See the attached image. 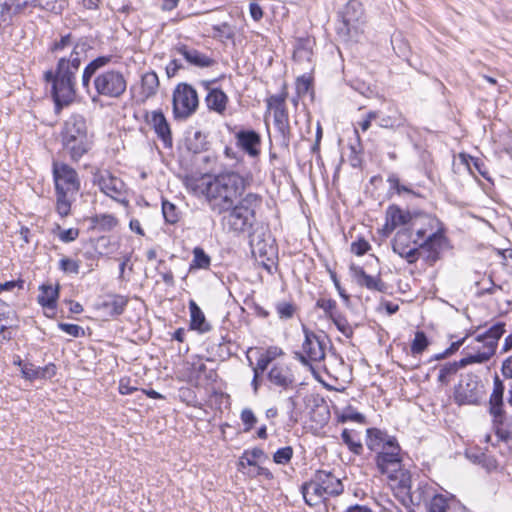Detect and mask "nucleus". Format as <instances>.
<instances>
[{"mask_svg":"<svg viewBox=\"0 0 512 512\" xmlns=\"http://www.w3.org/2000/svg\"><path fill=\"white\" fill-rule=\"evenodd\" d=\"M315 476L321 486L325 488L324 492L329 496H337L343 492V484L339 478L334 476L332 473L319 470L315 473Z\"/></svg>","mask_w":512,"mask_h":512,"instance_id":"obj_24","label":"nucleus"},{"mask_svg":"<svg viewBox=\"0 0 512 512\" xmlns=\"http://www.w3.org/2000/svg\"><path fill=\"white\" fill-rule=\"evenodd\" d=\"M149 125H151L158 135V137L163 141L166 147H170L172 145V136L170 126L161 111H152L147 118Z\"/></svg>","mask_w":512,"mask_h":512,"instance_id":"obj_19","label":"nucleus"},{"mask_svg":"<svg viewBox=\"0 0 512 512\" xmlns=\"http://www.w3.org/2000/svg\"><path fill=\"white\" fill-rule=\"evenodd\" d=\"M273 114L276 126L282 133H285V130L288 128V115L285 107L276 109L273 111Z\"/></svg>","mask_w":512,"mask_h":512,"instance_id":"obj_45","label":"nucleus"},{"mask_svg":"<svg viewBox=\"0 0 512 512\" xmlns=\"http://www.w3.org/2000/svg\"><path fill=\"white\" fill-rule=\"evenodd\" d=\"M41 292L38 295V303L47 309H55L56 302L59 295V288L52 287L51 285H42L40 288Z\"/></svg>","mask_w":512,"mask_h":512,"instance_id":"obj_30","label":"nucleus"},{"mask_svg":"<svg viewBox=\"0 0 512 512\" xmlns=\"http://www.w3.org/2000/svg\"><path fill=\"white\" fill-rule=\"evenodd\" d=\"M505 332V323L498 322L492 325L487 331L483 334H479L476 337L478 342H483L484 346H492V350L495 352L498 340Z\"/></svg>","mask_w":512,"mask_h":512,"instance_id":"obj_25","label":"nucleus"},{"mask_svg":"<svg viewBox=\"0 0 512 512\" xmlns=\"http://www.w3.org/2000/svg\"><path fill=\"white\" fill-rule=\"evenodd\" d=\"M428 339L424 332L417 331L411 344V352L414 355L421 354L428 347Z\"/></svg>","mask_w":512,"mask_h":512,"instance_id":"obj_38","label":"nucleus"},{"mask_svg":"<svg viewBox=\"0 0 512 512\" xmlns=\"http://www.w3.org/2000/svg\"><path fill=\"white\" fill-rule=\"evenodd\" d=\"M247 180L237 172L228 171L203 177L197 185L212 212L222 215L237 203L247 188Z\"/></svg>","mask_w":512,"mask_h":512,"instance_id":"obj_1","label":"nucleus"},{"mask_svg":"<svg viewBox=\"0 0 512 512\" xmlns=\"http://www.w3.org/2000/svg\"><path fill=\"white\" fill-rule=\"evenodd\" d=\"M261 205V197L247 193L233 207L225 212L221 223L225 229L235 234L250 230L256 220V209Z\"/></svg>","mask_w":512,"mask_h":512,"instance_id":"obj_5","label":"nucleus"},{"mask_svg":"<svg viewBox=\"0 0 512 512\" xmlns=\"http://www.w3.org/2000/svg\"><path fill=\"white\" fill-rule=\"evenodd\" d=\"M276 311L281 319H290L295 313V306L290 302H278Z\"/></svg>","mask_w":512,"mask_h":512,"instance_id":"obj_46","label":"nucleus"},{"mask_svg":"<svg viewBox=\"0 0 512 512\" xmlns=\"http://www.w3.org/2000/svg\"><path fill=\"white\" fill-rule=\"evenodd\" d=\"M399 444L388 445L387 449L377 452L375 461L379 472L386 475L393 484L407 489L409 487V472L402 468Z\"/></svg>","mask_w":512,"mask_h":512,"instance_id":"obj_6","label":"nucleus"},{"mask_svg":"<svg viewBox=\"0 0 512 512\" xmlns=\"http://www.w3.org/2000/svg\"><path fill=\"white\" fill-rule=\"evenodd\" d=\"M457 398L462 404H475L477 403V397L474 395L468 396L464 392V388L461 386V390L457 394Z\"/></svg>","mask_w":512,"mask_h":512,"instance_id":"obj_59","label":"nucleus"},{"mask_svg":"<svg viewBox=\"0 0 512 512\" xmlns=\"http://www.w3.org/2000/svg\"><path fill=\"white\" fill-rule=\"evenodd\" d=\"M370 244L363 238L351 244V251L357 256H362L370 250Z\"/></svg>","mask_w":512,"mask_h":512,"instance_id":"obj_51","label":"nucleus"},{"mask_svg":"<svg viewBox=\"0 0 512 512\" xmlns=\"http://www.w3.org/2000/svg\"><path fill=\"white\" fill-rule=\"evenodd\" d=\"M205 102L209 110L223 114L226 110L228 97L221 89L214 88L208 92Z\"/></svg>","mask_w":512,"mask_h":512,"instance_id":"obj_27","label":"nucleus"},{"mask_svg":"<svg viewBox=\"0 0 512 512\" xmlns=\"http://www.w3.org/2000/svg\"><path fill=\"white\" fill-rule=\"evenodd\" d=\"M324 490L325 488L321 486L316 476L314 475L313 479L305 483L302 487V494L305 502L310 506H314L327 499L328 495L324 492Z\"/></svg>","mask_w":512,"mask_h":512,"instance_id":"obj_21","label":"nucleus"},{"mask_svg":"<svg viewBox=\"0 0 512 512\" xmlns=\"http://www.w3.org/2000/svg\"><path fill=\"white\" fill-rule=\"evenodd\" d=\"M268 377L273 384L282 388L289 387L294 381L290 369L283 365L273 366L269 371Z\"/></svg>","mask_w":512,"mask_h":512,"instance_id":"obj_26","label":"nucleus"},{"mask_svg":"<svg viewBox=\"0 0 512 512\" xmlns=\"http://www.w3.org/2000/svg\"><path fill=\"white\" fill-rule=\"evenodd\" d=\"M501 372L505 378L512 379V355L503 361Z\"/></svg>","mask_w":512,"mask_h":512,"instance_id":"obj_60","label":"nucleus"},{"mask_svg":"<svg viewBox=\"0 0 512 512\" xmlns=\"http://www.w3.org/2000/svg\"><path fill=\"white\" fill-rule=\"evenodd\" d=\"M84 53L83 44L74 45L69 57L59 58L55 72L49 70L44 74L45 80L52 83V96L58 109L68 106L75 99V74Z\"/></svg>","mask_w":512,"mask_h":512,"instance_id":"obj_2","label":"nucleus"},{"mask_svg":"<svg viewBox=\"0 0 512 512\" xmlns=\"http://www.w3.org/2000/svg\"><path fill=\"white\" fill-rule=\"evenodd\" d=\"M182 68V64L179 60L173 59L169 62V64L166 66V74L168 78L174 77L178 70Z\"/></svg>","mask_w":512,"mask_h":512,"instance_id":"obj_57","label":"nucleus"},{"mask_svg":"<svg viewBox=\"0 0 512 512\" xmlns=\"http://www.w3.org/2000/svg\"><path fill=\"white\" fill-rule=\"evenodd\" d=\"M293 456V449L290 446L282 447L278 449L273 455V461L276 464L285 465L290 462Z\"/></svg>","mask_w":512,"mask_h":512,"instance_id":"obj_43","label":"nucleus"},{"mask_svg":"<svg viewBox=\"0 0 512 512\" xmlns=\"http://www.w3.org/2000/svg\"><path fill=\"white\" fill-rule=\"evenodd\" d=\"M245 473L249 477L262 476V477H264L267 480H272L273 479L272 472L268 468L262 467V466H260L258 464H256L255 466H250L249 469Z\"/></svg>","mask_w":512,"mask_h":512,"instance_id":"obj_49","label":"nucleus"},{"mask_svg":"<svg viewBox=\"0 0 512 512\" xmlns=\"http://www.w3.org/2000/svg\"><path fill=\"white\" fill-rule=\"evenodd\" d=\"M396 444H398L397 440L394 437L389 436L387 433L377 428L367 429L366 445L371 451L377 453L381 450L387 449L388 445Z\"/></svg>","mask_w":512,"mask_h":512,"instance_id":"obj_20","label":"nucleus"},{"mask_svg":"<svg viewBox=\"0 0 512 512\" xmlns=\"http://www.w3.org/2000/svg\"><path fill=\"white\" fill-rule=\"evenodd\" d=\"M93 86L96 95L92 97V102H96L99 96L118 99L126 92L127 80L120 70L109 69L95 75Z\"/></svg>","mask_w":512,"mask_h":512,"instance_id":"obj_7","label":"nucleus"},{"mask_svg":"<svg viewBox=\"0 0 512 512\" xmlns=\"http://www.w3.org/2000/svg\"><path fill=\"white\" fill-rule=\"evenodd\" d=\"M93 182L98 185L101 192L114 200L120 201V197L125 192L124 182L107 170L96 172L93 176Z\"/></svg>","mask_w":512,"mask_h":512,"instance_id":"obj_16","label":"nucleus"},{"mask_svg":"<svg viewBox=\"0 0 512 512\" xmlns=\"http://www.w3.org/2000/svg\"><path fill=\"white\" fill-rule=\"evenodd\" d=\"M448 499L443 495H433L428 503V512H446Z\"/></svg>","mask_w":512,"mask_h":512,"instance_id":"obj_40","label":"nucleus"},{"mask_svg":"<svg viewBox=\"0 0 512 512\" xmlns=\"http://www.w3.org/2000/svg\"><path fill=\"white\" fill-rule=\"evenodd\" d=\"M236 144L250 157L260 155L261 137L254 130H240L235 134Z\"/></svg>","mask_w":512,"mask_h":512,"instance_id":"obj_18","label":"nucleus"},{"mask_svg":"<svg viewBox=\"0 0 512 512\" xmlns=\"http://www.w3.org/2000/svg\"><path fill=\"white\" fill-rule=\"evenodd\" d=\"M303 333L302 351L295 352L294 358L312 368L314 363H320L325 358V336L317 335L305 326H303Z\"/></svg>","mask_w":512,"mask_h":512,"instance_id":"obj_9","label":"nucleus"},{"mask_svg":"<svg viewBox=\"0 0 512 512\" xmlns=\"http://www.w3.org/2000/svg\"><path fill=\"white\" fill-rule=\"evenodd\" d=\"M128 301V298L123 295H109L105 300L98 304V309L103 310L111 317L119 316L124 312Z\"/></svg>","mask_w":512,"mask_h":512,"instance_id":"obj_22","label":"nucleus"},{"mask_svg":"<svg viewBox=\"0 0 512 512\" xmlns=\"http://www.w3.org/2000/svg\"><path fill=\"white\" fill-rule=\"evenodd\" d=\"M79 236V230L77 228H69L59 232L58 237L64 243H69L76 240Z\"/></svg>","mask_w":512,"mask_h":512,"instance_id":"obj_52","label":"nucleus"},{"mask_svg":"<svg viewBox=\"0 0 512 512\" xmlns=\"http://www.w3.org/2000/svg\"><path fill=\"white\" fill-rule=\"evenodd\" d=\"M459 368H463L460 365V361L444 364L439 370L438 381L441 383H447L448 377L454 375Z\"/></svg>","mask_w":512,"mask_h":512,"instance_id":"obj_41","label":"nucleus"},{"mask_svg":"<svg viewBox=\"0 0 512 512\" xmlns=\"http://www.w3.org/2000/svg\"><path fill=\"white\" fill-rule=\"evenodd\" d=\"M341 438L353 453L357 455L361 454L363 447L360 439L356 436L355 433L345 429L341 434Z\"/></svg>","mask_w":512,"mask_h":512,"instance_id":"obj_36","label":"nucleus"},{"mask_svg":"<svg viewBox=\"0 0 512 512\" xmlns=\"http://www.w3.org/2000/svg\"><path fill=\"white\" fill-rule=\"evenodd\" d=\"M268 108L275 111L276 109H280L285 107V98L280 95H272L267 100Z\"/></svg>","mask_w":512,"mask_h":512,"instance_id":"obj_54","label":"nucleus"},{"mask_svg":"<svg viewBox=\"0 0 512 512\" xmlns=\"http://www.w3.org/2000/svg\"><path fill=\"white\" fill-rule=\"evenodd\" d=\"M335 324L337 329L347 338H351L353 336L354 330L353 327L349 324L347 319L341 314L333 315L331 319Z\"/></svg>","mask_w":512,"mask_h":512,"instance_id":"obj_37","label":"nucleus"},{"mask_svg":"<svg viewBox=\"0 0 512 512\" xmlns=\"http://www.w3.org/2000/svg\"><path fill=\"white\" fill-rule=\"evenodd\" d=\"M53 178L56 190V211L64 218L70 214L71 205L80 189L77 172L68 164L53 162Z\"/></svg>","mask_w":512,"mask_h":512,"instance_id":"obj_4","label":"nucleus"},{"mask_svg":"<svg viewBox=\"0 0 512 512\" xmlns=\"http://www.w3.org/2000/svg\"><path fill=\"white\" fill-rule=\"evenodd\" d=\"M341 24L338 26V33L344 36H352L358 33L363 22V6L357 0H350L341 11Z\"/></svg>","mask_w":512,"mask_h":512,"instance_id":"obj_11","label":"nucleus"},{"mask_svg":"<svg viewBox=\"0 0 512 512\" xmlns=\"http://www.w3.org/2000/svg\"><path fill=\"white\" fill-rule=\"evenodd\" d=\"M494 353L495 352L492 350V346H484L483 351L462 358L460 360V365L465 367L472 363H484L488 361Z\"/></svg>","mask_w":512,"mask_h":512,"instance_id":"obj_34","label":"nucleus"},{"mask_svg":"<svg viewBox=\"0 0 512 512\" xmlns=\"http://www.w3.org/2000/svg\"><path fill=\"white\" fill-rule=\"evenodd\" d=\"M250 15L255 21H259L263 17V11L259 4L252 2L249 6Z\"/></svg>","mask_w":512,"mask_h":512,"instance_id":"obj_61","label":"nucleus"},{"mask_svg":"<svg viewBox=\"0 0 512 512\" xmlns=\"http://www.w3.org/2000/svg\"><path fill=\"white\" fill-rule=\"evenodd\" d=\"M58 327L63 332L67 333L68 335L78 338L83 337L85 335L84 329L76 324H69V323H59Z\"/></svg>","mask_w":512,"mask_h":512,"instance_id":"obj_48","label":"nucleus"},{"mask_svg":"<svg viewBox=\"0 0 512 512\" xmlns=\"http://www.w3.org/2000/svg\"><path fill=\"white\" fill-rule=\"evenodd\" d=\"M59 268H60V270H62L65 273L78 274L80 265H79V262L76 260H73V259H70L67 257H63L59 261Z\"/></svg>","mask_w":512,"mask_h":512,"instance_id":"obj_47","label":"nucleus"},{"mask_svg":"<svg viewBox=\"0 0 512 512\" xmlns=\"http://www.w3.org/2000/svg\"><path fill=\"white\" fill-rule=\"evenodd\" d=\"M28 5L25 0H6L1 4V22L9 23L12 15L21 13Z\"/></svg>","mask_w":512,"mask_h":512,"instance_id":"obj_28","label":"nucleus"},{"mask_svg":"<svg viewBox=\"0 0 512 512\" xmlns=\"http://www.w3.org/2000/svg\"><path fill=\"white\" fill-rule=\"evenodd\" d=\"M267 459V455L260 448H254L252 450H246L240 458L239 466L245 467V464L250 466H255L257 464V460Z\"/></svg>","mask_w":512,"mask_h":512,"instance_id":"obj_33","label":"nucleus"},{"mask_svg":"<svg viewBox=\"0 0 512 512\" xmlns=\"http://www.w3.org/2000/svg\"><path fill=\"white\" fill-rule=\"evenodd\" d=\"M419 243L417 239L412 240L410 228H403L395 234L392 248L396 254L406 259L409 264H413L420 257Z\"/></svg>","mask_w":512,"mask_h":512,"instance_id":"obj_12","label":"nucleus"},{"mask_svg":"<svg viewBox=\"0 0 512 512\" xmlns=\"http://www.w3.org/2000/svg\"><path fill=\"white\" fill-rule=\"evenodd\" d=\"M241 421L244 425V431H250L257 423V417L250 408H244L240 415Z\"/></svg>","mask_w":512,"mask_h":512,"instance_id":"obj_44","label":"nucleus"},{"mask_svg":"<svg viewBox=\"0 0 512 512\" xmlns=\"http://www.w3.org/2000/svg\"><path fill=\"white\" fill-rule=\"evenodd\" d=\"M352 278L355 282L371 291L385 292L387 287L379 276L368 275L361 266L351 264L349 267Z\"/></svg>","mask_w":512,"mask_h":512,"instance_id":"obj_17","label":"nucleus"},{"mask_svg":"<svg viewBox=\"0 0 512 512\" xmlns=\"http://www.w3.org/2000/svg\"><path fill=\"white\" fill-rule=\"evenodd\" d=\"M172 103L174 117L176 119H186L195 113L198 108V94L191 85L180 83L173 91Z\"/></svg>","mask_w":512,"mask_h":512,"instance_id":"obj_10","label":"nucleus"},{"mask_svg":"<svg viewBox=\"0 0 512 512\" xmlns=\"http://www.w3.org/2000/svg\"><path fill=\"white\" fill-rule=\"evenodd\" d=\"M111 60V57L109 56H100L96 59L92 60L85 68L82 74V86L84 88L89 87V83L91 78L95 77L97 71L103 67H105L107 64H109Z\"/></svg>","mask_w":512,"mask_h":512,"instance_id":"obj_29","label":"nucleus"},{"mask_svg":"<svg viewBox=\"0 0 512 512\" xmlns=\"http://www.w3.org/2000/svg\"><path fill=\"white\" fill-rule=\"evenodd\" d=\"M176 51L183 56V58L191 65L204 68L210 67L214 61L207 55L199 52L196 49L190 48L186 45H180Z\"/></svg>","mask_w":512,"mask_h":512,"instance_id":"obj_23","label":"nucleus"},{"mask_svg":"<svg viewBox=\"0 0 512 512\" xmlns=\"http://www.w3.org/2000/svg\"><path fill=\"white\" fill-rule=\"evenodd\" d=\"M162 213L165 218V221L170 224H175L179 220V215L176 206L168 201H163Z\"/></svg>","mask_w":512,"mask_h":512,"instance_id":"obj_42","label":"nucleus"},{"mask_svg":"<svg viewBox=\"0 0 512 512\" xmlns=\"http://www.w3.org/2000/svg\"><path fill=\"white\" fill-rule=\"evenodd\" d=\"M158 5L163 11L173 10L179 3L180 0H157Z\"/></svg>","mask_w":512,"mask_h":512,"instance_id":"obj_63","label":"nucleus"},{"mask_svg":"<svg viewBox=\"0 0 512 512\" xmlns=\"http://www.w3.org/2000/svg\"><path fill=\"white\" fill-rule=\"evenodd\" d=\"M211 264V258L201 247L193 249V260L191 269H208Z\"/></svg>","mask_w":512,"mask_h":512,"instance_id":"obj_35","label":"nucleus"},{"mask_svg":"<svg viewBox=\"0 0 512 512\" xmlns=\"http://www.w3.org/2000/svg\"><path fill=\"white\" fill-rule=\"evenodd\" d=\"M312 57V51L309 47L305 46L304 44H299L293 54V58L295 61L301 62V61H310Z\"/></svg>","mask_w":512,"mask_h":512,"instance_id":"obj_50","label":"nucleus"},{"mask_svg":"<svg viewBox=\"0 0 512 512\" xmlns=\"http://www.w3.org/2000/svg\"><path fill=\"white\" fill-rule=\"evenodd\" d=\"M136 390H137L136 387L130 386L129 380L122 379L119 383V392L122 395H130Z\"/></svg>","mask_w":512,"mask_h":512,"instance_id":"obj_62","label":"nucleus"},{"mask_svg":"<svg viewBox=\"0 0 512 512\" xmlns=\"http://www.w3.org/2000/svg\"><path fill=\"white\" fill-rule=\"evenodd\" d=\"M422 222L430 227V233L419 243V248L426 254V262L432 265L439 260L441 252L447 245V239L438 219L428 215L422 219Z\"/></svg>","mask_w":512,"mask_h":512,"instance_id":"obj_8","label":"nucleus"},{"mask_svg":"<svg viewBox=\"0 0 512 512\" xmlns=\"http://www.w3.org/2000/svg\"><path fill=\"white\" fill-rule=\"evenodd\" d=\"M427 216L422 214L413 215L409 211L400 209L398 206H389L386 210V222L383 232L385 235H389L401 225L418 226L422 219Z\"/></svg>","mask_w":512,"mask_h":512,"instance_id":"obj_13","label":"nucleus"},{"mask_svg":"<svg viewBox=\"0 0 512 512\" xmlns=\"http://www.w3.org/2000/svg\"><path fill=\"white\" fill-rule=\"evenodd\" d=\"M416 232L417 240H424L428 234L430 233V227L426 226L423 222H420L418 226H410L409 227Z\"/></svg>","mask_w":512,"mask_h":512,"instance_id":"obj_56","label":"nucleus"},{"mask_svg":"<svg viewBox=\"0 0 512 512\" xmlns=\"http://www.w3.org/2000/svg\"><path fill=\"white\" fill-rule=\"evenodd\" d=\"M310 81L308 78L302 76L297 79V90L298 93H306L309 89Z\"/></svg>","mask_w":512,"mask_h":512,"instance_id":"obj_64","label":"nucleus"},{"mask_svg":"<svg viewBox=\"0 0 512 512\" xmlns=\"http://www.w3.org/2000/svg\"><path fill=\"white\" fill-rule=\"evenodd\" d=\"M71 36L68 34L63 36L59 41L55 42L52 46V51L58 52L64 50L66 47L71 46Z\"/></svg>","mask_w":512,"mask_h":512,"instance_id":"obj_58","label":"nucleus"},{"mask_svg":"<svg viewBox=\"0 0 512 512\" xmlns=\"http://www.w3.org/2000/svg\"><path fill=\"white\" fill-rule=\"evenodd\" d=\"M379 125L384 128H396L402 125V119L393 118L391 116L382 117Z\"/></svg>","mask_w":512,"mask_h":512,"instance_id":"obj_55","label":"nucleus"},{"mask_svg":"<svg viewBox=\"0 0 512 512\" xmlns=\"http://www.w3.org/2000/svg\"><path fill=\"white\" fill-rule=\"evenodd\" d=\"M159 78L154 71L146 72L141 77V93L145 98H150L156 95L159 89Z\"/></svg>","mask_w":512,"mask_h":512,"instance_id":"obj_32","label":"nucleus"},{"mask_svg":"<svg viewBox=\"0 0 512 512\" xmlns=\"http://www.w3.org/2000/svg\"><path fill=\"white\" fill-rule=\"evenodd\" d=\"M189 310L191 316V328L200 332L209 331L210 325L207 323L204 313L193 300L189 302Z\"/></svg>","mask_w":512,"mask_h":512,"instance_id":"obj_31","label":"nucleus"},{"mask_svg":"<svg viewBox=\"0 0 512 512\" xmlns=\"http://www.w3.org/2000/svg\"><path fill=\"white\" fill-rule=\"evenodd\" d=\"M316 306L322 309L325 315L330 319L333 318V315H337L338 313H340L337 310L336 301L332 299L320 298L317 300Z\"/></svg>","mask_w":512,"mask_h":512,"instance_id":"obj_39","label":"nucleus"},{"mask_svg":"<svg viewBox=\"0 0 512 512\" xmlns=\"http://www.w3.org/2000/svg\"><path fill=\"white\" fill-rule=\"evenodd\" d=\"M504 391L505 386L503 381L498 375L494 376L493 379V390L489 398V412L493 417V424L499 432V426L504 423L505 411H504Z\"/></svg>","mask_w":512,"mask_h":512,"instance_id":"obj_15","label":"nucleus"},{"mask_svg":"<svg viewBox=\"0 0 512 512\" xmlns=\"http://www.w3.org/2000/svg\"><path fill=\"white\" fill-rule=\"evenodd\" d=\"M395 495L401 498L403 505L408 506L409 504L420 505L426 503L428 499L433 497L432 488L427 483H419L418 486L411 490V476L409 475V487L407 489L402 488L397 484H391Z\"/></svg>","mask_w":512,"mask_h":512,"instance_id":"obj_14","label":"nucleus"},{"mask_svg":"<svg viewBox=\"0 0 512 512\" xmlns=\"http://www.w3.org/2000/svg\"><path fill=\"white\" fill-rule=\"evenodd\" d=\"M61 142L64 152L72 161H79L93 145V134L80 114L71 115L63 124Z\"/></svg>","mask_w":512,"mask_h":512,"instance_id":"obj_3","label":"nucleus"},{"mask_svg":"<svg viewBox=\"0 0 512 512\" xmlns=\"http://www.w3.org/2000/svg\"><path fill=\"white\" fill-rule=\"evenodd\" d=\"M97 223L103 227L111 229L117 225V219L113 215L102 214L97 216Z\"/></svg>","mask_w":512,"mask_h":512,"instance_id":"obj_53","label":"nucleus"}]
</instances>
